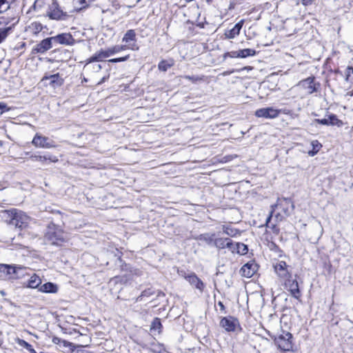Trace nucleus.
Instances as JSON below:
<instances>
[{
	"mask_svg": "<svg viewBox=\"0 0 353 353\" xmlns=\"http://www.w3.org/2000/svg\"><path fill=\"white\" fill-rule=\"evenodd\" d=\"M66 234L62 229L54 223L48 225L44 236L46 243L54 245H61L66 241Z\"/></svg>",
	"mask_w": 353,
	"mask_h": 353,
	"instance_id": "obj_1",
	"label": "nucleus"
},
{
	"mask_svg": "<svg viewBox=\"0 0 353 353\" xmlns=\"http://www.w3.org/2000/svg\"><path fill=\"white\" fill-rule=\"evenodd\" d=\"M345 80L348 83H351L353 80V67L347 66L345 70Z\"/></svg>",
	"mask_w": 353,
	"mask_h": 353,
	"instance_id": "obj_38",
	"label": "nucleus"
},
{
	"mask_svg": "<svg viewBox=\"0 0 353 353\" xmlns=\"http://www.w3.org/2000/svg\"><path fill=\"white\" fill-rule=\"evenodd\" d=\"M112 6L114 9V10H117L120 8V4L117 0H113L112 1Z\"/></svg>",
	"mask_w": 353,
	"mask_h": 353,
	"instance_id": "obj_48",
	"label": "nucleus"
},
{
	"mask_svg": "<svg viewBox=\"0 0 353 353\" xmlns=\"http://www.w3.org/2000/svg\"><path fill=\"white\" fill-rule=\"evenodd\" d=\"M243 20H241L238 23H236L234 26L229 30L228 33H225V36L228 39H233L236 36L239 35L241 31V29L243 25Z\"/></svg>",
	"mask_w": 353,
	"mask_h": 353,
	"instance_id": "obj_23",
	"label": "nucleus"
},
{
	"mask_svg": "<svg viewBox=\"0 0 353 353\" xmlns=\"http://www.w3.org/2000/svg\"><path fill=\"white\" fill-rule=\"evenodd\" d=\"M41 81H49V83L47 85L51 86L53 88H59L63 83V79L61 78L59 73L49 76L46 75L42 78Z\"/></svg>",
	"mask_w": 353,
	"mask_h": 353,
	"instance_id": "obj_18",
	"label": "nucleus"
},
{
	"mask_svg": "<svg viewBox=\"0 0 353 353\" xmlns=\"http://www.w3.org/2000/svg\"><path fill=\"white\" fill-rule=\"evenodd\" d=\"M154 294L152 289L148 288L141 292V294L135 299V302H139L143 300V297H149Z\"/></svg>",
	"mask_w": 353,
	"mask_h": 353,
	"instance_id": "obj_35",
	"label": "nucleus"
},
{
	"mask_svg": "<svg viewBox=\"0 0 353 353\" xmlns=\"http://www.w3.org/2000/svg\"><path fill=\"white\" fill-rule=\"evenodd\" d=\"M197 26H199V27H200L201 28H204V26H203V23H199V24H197Z\"/></svg>",
	"mask_w": 353,
	"mask_h": 353,
	"instance_id": "obj_55",
	"label": "nucleus"
},
{
	"mask_svg": "<svg viewBox=\"0 0 353 353\" xmlns=\"http://www.w3.org/2000/svg\"><path fill=\"white\" fill-rule=\"evenodd\" d=\"M136 32L134 30H128L124 34L122 41L129 43L131 41H136Z\"/></svg>",
	"mask_w": 353,
	"mask_h": 353,
	"instance_id": "obj_30",
	"label": "nucleus"
},
{
	"mask_svg": "<svg viewBox=\"0 0 353 353\" xmlns=\"http://www.w3.org/2000/svg\"><path fill=\"white\" fill-rule=\"evenodd\" d=\"M274 213V209H271V211H270V214H269V216H268V218H267V219H266V222H265V225H266L267 227H268V223L270 222V220H271V219H272V216H273Z\"/></svg>",
	"mask_w": 353,
	"mask_h": 353,
	"instance_id": "obj_46",
	"label": "nucleus"
},
{
	"mask_svg": "<svg viewBox=\"0 0 353 353\" xmlns=\"http://www.w3.org/2000/svg\"><path fill=\"white\" fill-rule=\"evenodd\" d=\"M7 105L3 102H0V115H1L3 112L8 110Z\"/></svg>",
	"mask_w": 353,
	"mask_h": 353,
	"instance_id": "obj_45",
	"label": "nucleus"
},
{
	"mask_svg": "<svg viewBox=\"0 0 353 353\" xmlns=\"http://www.w3.org/2000/svg\"><path fill=\"white\" fill-rule=\"evenodd\" d=\"M44 30H48L46 26L39 21H32L26 27V32L34 37H43L46 35Z\"/></svg>",
	"mask_w": 353,
	"mask_h": 353,
	"instance_id": "obj_6",
	"label": "nucleus"
},
{
	"mask_svg": "<svg viewBox=\"0 0 353 353\" xmlns=\"http://www.w3.org/2000/svg\"><path fill=\"white\" fill-rule=\"evenodd\" d=\"M32 144L37 148H52L56 147L53 141L50 140L47 137L39 134V133H37L34 137L32 141Z\"/></svg>",
	"mask_w": 353,
	"mask_h": 353,
	"instance_id": "obj_11",
	"label": "nucleus"
},
{
	"mask_svg": "<svg viewBox=\"0 0 353 353\" xmlns=\"http://www.w3.org/2000/svg\"><path fill=\"white\" fill-rule=\"evenodd\" d=\"M230 72H224V74H224V75H225V74H230Z\"/></svg>",
	"mask_w": 353,
	"mask_h": 353,
	"instance_id": "obj_56",
	"label": "nucleus"
},
{
	"mask_svg": "<svg viewBox=\"0 0 353 353\" xmlns=\"http://www.w3.org/2000/svg\"><path fill=\"white\" fill-rule=\"evenodd\" d=\"M274 342L277 347L282 351H293V336L289 332L283 331L281 334L274 337Z\"/></svg>",
	"mask_w": 353,
	"mask_h": 353,
	"instance_id": "obj_4",
	"label": "nucleus"
},
{
	"mask_svg": "<svg viewBox=\"0 0 353 353\" xmlns=\"http://www.w3.org/2000/svg\"><path fill=\"white\" fill-rule=\"evenodd\" d=\"M46 15L53 20H65L69 17L67 12L61 10L56 1L52 2Z\"/></svg>",
	"mask_w": 353,
	"mask_h": 353,
	"instance_id": "obj_8",
	"label": "nucleus"
},
{
	"mask_svg": "<svg viewBox=\"0 0 353 353\" xmlns=\"http://www.w3.org/2000/svg\"><path fill=\"white\" fill-rule=\"evenodd\" d=\"M129 57H130V55H126L125 57H119V58L111 59L109 60V62H111V63L123 62V61H127L129 59Z\"/></svg>",
	"mask_w": 353,
	"mask_h": 353,
	"instance_id": "obj_43",
	"label": "nucleus"
},
{
	"mask_svg": "<svg viewBox=\"0 0 353 353\" xmlns=\"http://www.w3.org/2000/svg\"><path fill=\"white\" fill-rule=\"evenodd\" d=\"M58 288L57 285L48 282L41 286L39 290L46 293H54L57 292Z\"/></svg>",
	"mask_w": 353,
	"mask_h": 353,
	"instance_id": "obj_25",
	"label": "nucleus"
},
{
	"mask_svg": "<svg viewBox=\"0 0 353 353\" xmlns=\"http://www.w3.org/2000/svg\"><path fill=\"white\" fill-rule=\"evenodd\" d=\"M74 3H79L82 6V8H84L85 6L84 4H86L85 0H74Z\"/></svg>",
	"mask_w": 353,
	"mask_h": 353,
	"instance_id": "obj_49",
	"label": "nucleus"
},
{
	"mask_svg": "<svg viewBox=\"0 0 353 353\" xmlns=\"http://www.w3.org/2000/svg\"><path fill=\"white\" fill-rule=\"evenodd\" d=\"M95 70H97V71L100 70L101 69V65H99V64H97L96 65V68H94Z\"/></svg>",
	"mask_w": 353,
	"mask_h": 353,
	"instance_id": "obj_53",
	"label": "nucleus"
},
{
	"mask_svg": "<svg viewBox=\"0 0 353 353\" xmlns=\"http://www.w3.org/2000/svg\"><path fill=\"white\" fill-rule=\"evenodd\" d=\"M326 117H328L329 123L331 126H337L338 128H341L343 125V122L338 119L337 116L334 114H327Z\"/></svg>",
	"mask_w": 353,
	"mask_h": 353,
	"instance_id": "obj_27",
	"label": "nucleus"
},
{
	"mask_svg": "<svg viewBox=\"0 0 353 353\" xmlns=\"http://www.w3.org/2000/svg\"><path fill=\"white\" fill-rule=\"evenodd\" d=\"M27 219V217L26 215L22 214V213L16 212L14 214L13 218L12 219L11 223L13 225H15L16 227H18L19 228H23V227H26V220Z\"/></svg>",
	"mask_w": 353,
	"mask_h": 353,
	"instance_id": "obj_21",
	"label": "nucleus"
},
{
	"mask_svg": "<svg viewBox=\"0 0 353 353\" xmlns=\"http://www.w3.org/2000/svg\"><path fill=\"white\" fill-rule=\"evenodd\" d=\"M314 122L316 123H318V124H321V125H330L328 117H327V118H324V119H314Z\"/></svg>",
	"mask_w": 353,
	"mask_h": 353,
	"instance_id": "obj_42",
	"label": "nucleus"
},
{
	"mask_svg": "<svg viewBox=\"0 0 353 353\" xmlns=\"http://www.w3.org/2000/svg\"><path fill=\"white\" fill-rule=\"evenodd\" d=\"M17 343L20 346L23 347V348H25L27 350L30 349V347H32V345L30 343H28L27 341H26L23 339H17Z\"/></svg>",
	"mask_w": 353,
	"mask_h": 353,
	"instance_id": "obj_41",
	"label": "nucleus"
},
{
	"mask_svg": "<svg viewBox=\"0 0 353 353\" xmlns=\"http://www.w3.org/2000/svg\"><path fill=\"white\" fill-rule=\"evenodd\" d=\"M314 77H310L305 79L301 81L299 83V85L305 89L308 94H312L318 90V87L320 86L319 83L314 82Z\"/></svg>",
	"mask_w": 353,
	"mask_h": 353,
	"instance_id": "obj_12",
	"label": "nucleus"
},
{
	"mask_svg": "<svg viewBox=\"0 0 353 353\" xmlns=\"http://www.w3.org/2000/svg\"><path fill=\"white\" fill-rule=\"evenodd\" d=\"M288 267L286 262L283 261H279L274 264V272L281 282L291 277L292 274L288 270Z\"/></svg>",
	"mask_w": 353,
	"mask_h": 353,
	"instance_id": "obj_9",
	"label": "nucleus"
},
{
	"mask_svg": "<svg viewBox=\"0 0 353 353\" xmlns=\"http://www.w3.org/2000/svg\"><path fill=\"white\" fill-rule=\"evenodd\" d=\"M234 242L229 238H216L214 240V246L219 250L225 248L228 249L229 251L234 250Z\"/></svg>",
	"mask_w": 353,
	"mask_h": 353,
	"instance_id": "obj_16",
	"label": "nucleus"
},
{
	"mask_svg": "<svg viewBox=\"0 0 353 353\" xmlns=\"http://www.w3.org/2000/svg\"><path fill=\"white\" fill-rule=\"evenodd\" d=\"M1 19L3 21H0V43L6 39L13 27L19 21V19L16 17H12L9 21L4 19Z\"/></svg>",
	"mask_w": 353,
	"mask_h": 353,
	"instance_id": "obj_5",
	"label": "nucleus"
},
{
	"mask_svg": "<svg viewBox=\"0 0 353 353\" xmlns=\"http://www.w3.org/2000/svg\"><path fill=\"white\" fill-rule=\"evenodd\" d=\"M53 43L52 37L44 39L33 48V52L43 54L53 47Z\"/></svg>",
	"mask_w": 353,
	"mask_h": 353,
	"instance_id": "obj_13",
	"label": "nucleus"
},
{
	"mask_svg": "<svg viewBox=\"0 0 353 353\" xmlns=\"http://www.w3.org/2000/svg\"><path fill=\"white\" fill-rule=\"evenodd\" d=\"M173 65H174V62L172 60H170V61L162 60L159 63L158 68L161 71L166 72Z\"/></svg>",
	"mask_w": 353,
	"mask_h": 353,
	"instance_id": "obj_32",
	"label": "nucleus"
},
{
	"mask_svg": "<svg viewBox=\"0 0 353 353\" xmlns=\"http://www.w3.org/2000/svg\"><path fill=\"white\" fill-rule=\"evenodd\" d=\"M214 234H202L199 236V240L206 243L208 245L214 244Z\"/></svg>",
	"mask_w": 353,
	"mask_h": 353,
	"instance_id": "obj_31",
	"label": "nucleus"
},
{
	"mask_svg": "<svg viewBox=\"0 0 353 353\" xmlns=\"http://www.w3.org/2000/svg\"><path fill=\"white\" fill-rule=\"evenodd\" d=\"M83 81H87V79L85 78L83 79Z\"/></svg>",
	"mask_w": 353,
	"mask_h": 353,
	"instance_id": "obj_57",
	"label": "nucleus"
},
{
	"mask_svg": "<svg viewBox=\"0 0 353 353\" xmlns=\"http://www.w3.org/2000/svg\"><path fill=\"white\" fill-rule=\"evenodd\" d=\"M257 270V264L253 261H250L242 266L240 272L242 276L251 278L256 272Z\"/></svg>",
	"mask_w": 353,
	"mask_h": 353,
	"instance_id": "obj_17",
	"label": "nucleus"
},
{
	"mask_svg": "<svg viewBox=\"0 0 353 353\" xmlns=\"http://www.w3.org/2000/svg\"><path fill=\"white\" fill-rule=\"evenodd\" d=\"M151 352L153 353H170L167 351L163 345L161 344H154L150 348Z\"/></svg>",
	"mask_w": 353,
	"mask_h": 353,
	"instance_id": "obj_37",
	"label": "nucleus"
},
{
	"mask_svg": "<svg viewBox=\"0 0 353 353\" xmlns=\"http://www.w3.org/2000/svg\"><path fill=\"white\" fill-rule=\"evenodd\" d=\"M220 325L227 332H234L236 330L237 325H239V321L237 319L228 316L222 318L220 321Z\"/></svg>",
	"mask_w": 353,
	"mask_h": 353,
	"instance_id": "obj_14",
	"label": "nucleus"
},
{
	"mask_svg": "<svg viewBox=\"0 0 353 353\" xmlns=\"http://www.w3.org/2000/svg\"><path fill=\"white\" fill-rule=\"evenodd\" d=\"M281 112L286 114L285 110L276 109L273 107H268L256 110L254 115L259 118L272 119L277 118Z\"/></svg>",
	"mask_w": 353,
	"mask_h": 353,
	"instance_id": "obj_7",
	"label": "nucleus"
},
{
	"mask_svg": "<svg viewBox=\"0 0 353 353\" xmlns=\"http://www.w3.org/2000/svg\"><path fill=\"white\" fill-rule=\"evenodd\" d=\"M218 305L220 307V310L223 312L224 313H226L225 312V305H223V303L221 302V301H219L218 302Z\"/></svg>",
	"mask_w": 353,
	"mask_h": 353,
	"instance_id": "obj_50",
	"label": "nucleus"
},
{
	"mask_svg": "<svg viewBox=\"0 0 353 353\" xmlns=\"http://www.w3.org/2000/svg\"><path fill=\"white\" fill-rule=\"evenodd\" d=\"M109 57V54L107 50H101L99 52H97L92 57H90L88 63H92L94 61H101L103 59Z\"/></svg>",
	"mask_w": 353,
	"mask_h": 353,
	"instance_id": "obj_24",
	"label": "nucleus"
},
{
	"mask_svg": "<svg viewBox=\"0 0 353 353\" xmlns=\"http://www.w3.org/2000/svg\"><path fill=\"white\" fill-rule=\"evenodd\" d=\"M12 0H0V14L4 13L10 8Z\"/></svg>",
	"mask_w": 353,
	"mask_h": 353,
	"instance_id": "obj_34",
	"label": "nucleus"
},
{
	"mask_svg": "<svg viewBox=\"0 0 353 353\" xmlns=\"http://www.w3.org/2000/svg\"><path fill=\"white\" fill-rule=\"evenodd\" d=\"M311 145L312 146V149L314 150H319L322 147V145L317 141V140H315V141H312V143H311Z\"/></svg>",
	"mask_w": 353,
	"mask_h": 353,
	"instance_id": "obj_44",
	"label": "nucleus"
},
{
	"mask_svg": "<svg viewBox=\"0 0 353 353\" xmlns=\"http://www.w3.org/2000/svg\"><path fill=\"white\" fill-rule=\"evenodd\" d=\"M37 3V1H36L34 2V3L33 4V6H32V8L33 9H34V10L36 9Z\"/></svg>",
	"mask_w": 353,
	"mask_h": 353,
	"instance_id": "obj_54",
	"label": "nucleus"
},
{
	"mask_svg": "<svg viewBox=\"0 0 353 353\" xmlns=\"http://www.w3.org/2000/svg\"><path fill=\"white\" fill-rule=\"evenodd\" d=\"M274 213V209H271V211H270V214H269V216H268V218H267V219H266V222H265V225H266L267 227H268V223L270 222V220H271V219H272V216H273Z\"/></svg>",
	"mask_w": 353,
	"mask_h": 353,
	"instance_id": "obj_47",
	"label": "nucleus"
},
{
	"mask_svg": "<svg viewBox=\"0 0 353 353\" xmlns=\"http://www.w3.org/2000/svg\"><path fill=\"white\" fill-rule=\"evenodd\" d=\"M276 208L280 209L282 212H277L274 214L276 221L279 222L292 214L294 210V204L291 199L285 197L278 198L276 203L271 205V209L275 210Z\"/></svg>",
	"mask_w": 353,
	"mask_h": 353,
	"instance_id": "obj_2",
	"label": "nucleus"
},
{
	"mask_svg": "<svg viewBox=\"0 0 353 353\" xmlns=\"http://www.w3.org/2000/svg\"><path fill=\"white\" fill-rule=\"evenodd\" d=\"M41 283V279L36 274H34L28 280L27 287L29 288H37Z\"/></svg>",
	"mask_w": 353,
	"mask_h": 353,
	"instance_id": "obj_26",
	"label": "nucleus"
},
{
	"mask_svg": "<svg viewBox=\"0 0 353 353\" xmlns=\"http://www.w3.org/2000/svg\"><path fill=\"white\" fill-rule=\"evenodd\" d=\"M26 268L16 265L0 264V277L15 280L21 278L26 274Z\"/></svg>",
	"mask_w": 353,
	"mask_h": 353,
	"instance_id": "obj_3",
	"label": "nucleus"
},
{
	"mask_svg": "<svg viewBox=\"0 0 353 353\" xmlns=\"http://www.w3.org/2000/svg\"><path fill=\"white\" fill-rule=\"evenodd\" d=\"M54 43L61 45L72 46L75 40L70 33H61L52 37Z\"/></svg>",
	"mask_w": 353,
	"mask_h": 353,
	"instance_id": "obj_15",
	"label": "nucleus"
},
{
	"mask_svg": "<svg viewBox=\"0 0 353 353\" xmlns=\"http://www.w3.org/2000/svg\"><path fill=\"white\" fill-rule=\"evenodd\" d=\"M234 247V250L232 251V253H237L243 255L245 254L248 251L247 245L243 243H235Z\"/></svg>",
	"mask_w": 353,
	"mask_h": 353,
	"instance_id": "obj_28",
	"label": "nucleus"
},
{
	"mask_svg": "<svg viewBox=\"0 0 353 353\" xmlns=\"http://www.w3.org/2000/svg\"><path fill=\"white\" fill-rule=\"evenodd\" d=\"M161 327L162 325L160 319L155 318L152 322V324L150 325V330L157 331L158 333H160Z\"/></svg>",
	"mask_w": 353,
	"mask_h": 353,
	"instance_id": "obj_36",
	"label": "nucleus"
},
{
	"mask_svg": "<svg viewBox=\"0 0 353 353\" xmlns=\"http://www.w3.org/2000/svg\"><path fill=\"white\" fill-rule=\"evenodd\" d=\"M318 152H319V150H314L312 149V151H310V152H308V154H309V155H310V156L313 157V156H314V155H315Z\"/></svg>",
	"mask_w": 353,
	"mask_h": 353,
	"instance_id": "obj_51",
	"label": "nucleus"
},
{
	"mask_svg": "<svg viewBox=\"0 0 353 353\" xmlns=\"http://www.w3.org/2000/svg\"><path fill=\"white\" fill-rule=\"evenodd\" d=\"M183 78L190 80L193 83H196L198 81H202L203 80V77H199V76H189V75H185L183 77Z\"/></svg>",
	"mask_w": 353,
	"mask_h": 353,
	"instance_id": "obj_39",
	"label": "nucleus"
},
{
	"mask_svg": "<svg viewBox=\"0 0 353 353\" xmlns=\"http://www.w3.org/2000/svg\"><path fill=\"white\" fill-rule=\"evenodd\" d=\"M222 230H223V232L224 234H225L231 237H234L237 234H240V231L238 229L232 228L230 225H222Z\"/></svg>",
	"mask_w": 353,
	"mask_h": 353,
	"instance_id": "obj_29",
	"label": "nucleus"
},
{
	"mask_svg": "<svg viewBox=\"0 0 353 353\" xmlns=\"http://www.w3.org/2000/svg\"><path fill=\"white\" fill-rule=\"evenodd\" d=\"M185 279L190 283L191 285L194 286L201 292L203 291L205 285L203 282L194 273L185 276Z\"/></svg>",
	"mask_w": 353,
	"mask_h": 353,
	"instance_id": "obj_20",
	"label": "nucleus"
},
{
	"mask_svg": "<svg viewBox=\"0 0 353 353\" xmlns=\"http://www.w3.org/2000/svg\"><path fill=\"white\" fill-rule=\"evenodd\" d=\"M303 4L307 6L312 3V0H302Z\"/></svg>",
	"mask_w": 353,
	"mask_h": 353,
	"instance_id": "obj_52",
	"label": "nucleus"
},
{
	"mask_svg": "<svg viewBox=\"0 0 353 353\" xmlns=\"http://www.w3.org/2000/svg\"><path fill=\"white\" fill-rule=\"evenodd\" d=\"M227 57L240 58L239 52V51H232V52H226L223 54V58L226 59Z\"/></svg>",
	"mask_w": 353,
	"mask_h": 353,
	"instance_id": "obj_40",
	"label": "nucleus"
},
{
	"mask_svg": "<svg viewBox=\"0 0 353 353\" xmlns=\"http://www.w3.org/2000/svg\"><path fill=\"white\" fill-rule=\"evenodd\" d=\"M126 49H131V50H138L139 49V47L137 46L135 44H133L132 46H126V45H123V46H114L113 47H111V48H109L107 49L108 52V54H109V57H110L111 55H113L116 53H118L122 50H125Z\"/></svg>",
	"mask_w": 353,
	"mask_h": 353,
	"instance_id": "obj_22",
	"label": "nucleus"
},
{
	"mask_svg": "<svg viewBox=\"0 0 353 353\" xmlns=\"http://www.w3.org/2000/svg\"><path fill=\"white\" fill-rule=\"evenodd\" d=\"M29 158L33 161H39L42 163H45L47 161L52 163H56L59 161L57 157L52 155L48 152L46 153L44 155L37 154H31Z\"/></svg>",
	"mask_w": 353,
	"mask_h": 353,
	"instance_id": "obj_19",
	"label": "nucleus"
},
{
	"mask_svg": "<svg viewBox=\"0 0 353 353\" xmlns=\"http://www.w3.org/2000/svg\"><path fill=\"white\" fill-rule=\"evenodd\" d=\"M284 287L287 289L290 294L295 299H299L301 296V292L299 287L298 281L296 279H292V276L282 281Z\"/></svg>",
	"mask_w": 353,
	"mask_h": 353,
	"instance_id": "obj_10",
	"label": "nucleus"
},
{
	"mask_svg": "<svg viewBox=\"0 0 353 353\" xmlns=\"http://www.w3.org/2000/svg\"><path fill=\"white\" fill-rule=\"evenodd\" d=\"M239 52L240 58H246L248 57L254 56L256 54V52L255 50L250 49V48L240 50H239Z\"/></svg>",
	"mask_w": 353,
	"mask_h": 353,
	"instance_id": "obj_33",
	"label": "nucleus"
}]
</instances>
